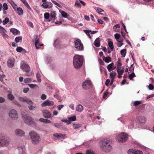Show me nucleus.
<instances>
[{"mask_svg": "<svg viewBox=\"0 0 154 154\" xmlns=\"http://www.w3.org/2000/svg\"><path fill=\"white\" fill-rule=\"evenodd\" d=\"M83 60V56L79 55H75L73 60L74 67L77 69L80 68L82 65Z\"/></svg>", "mask_w": 154, "mask_h": 154, "instance_id": "f257e3e1", "label": "nucleus"}, {"mask_svg": "<svg viewBox=\"0 0 154 154\" xmlns=\"http://www.w3.org/2000/svg\"><path fill=\"white\" fill-rule=\"evenodd\" d=\"M29 135L33 144H37L41 141L40 136L36 132L34 131H31L29 133Z\"/></svg>", "mask_w": 154, "mask_h": 154, "instance_id": "f03ea898", "label": "nucleus"}, {"mask_svg": "<svg viewBox=\"0 0 154 154\" xmlns=\"http://www.w3.org/2000/svg\"><path fill=\"white\" fill-rule=\"evenodd\" d=\"M109 142V140L107 138H104L101 141L102 144L100 145V147L105 152H108L111 149V146L108 144Z\"/></svg>", "mask_w": 154, "mask_h": 154, "instance_id": "7ed1b4c3", "label": "nucleus"}, {"mask_svg": "<svg viewBox=\"0 0 154 154\" xmlns=\"http://www.w3.org/2000/svg\"><path fill=\"white\" fill-rule=\"evenodd\" d=\"M128 138V134L124 132L116 135V140L119 143H122L126 141Z\"/></svg>", "mask_w": 154, "mask_h": 154, "instance_id": "20e7f679", "label": "nucleus"}, {"mask_svg": "<svg viewBox=\"0 0 154 154\" xmlns=\"http://www.w3.org/2000/svg\"><path fill=\"white\" fill-rule=\"evenodd\" d=\"M8 115L9 117L14 120H17L19 117V115L17 111L13 109H11L9 111Z\"/></svg>", "mask_w": 154, "mask_h": 154, "instance_id": "39448f33", "label": "nucleus"}, {"mask_svg": "<svg viewBox=\"0 0 154 154\" xmlns=\"http://www.w3.org/2000/svg\"><path fill=\"white\" fill-rule=\"evenodd\" d=\"M74 43L75 47L77 50L79 51L83 50V45L80 39H77L75 40L74 42Z\"/></svg>", "mask_w": 154, "mask_h": 154, "instance_id": "423d86ee", "label": "nucleus"}, {"mask_svg": "<svg viewBox=\"0 0 154 154\" xmlns=\"http://www.w3.org/2000/svg\"><path fill=\"white\" fill-rule=\"evenodd\" d=\"M9 140L4 137H0V147H7L9 144Z\"/></svg>", "mask_w": 154, "mask_h": 154, "instance_id": "0eeeda50", "label": "nucleus"}, {"mask_svg": "<svg viewBox=\"0 0 154 154\" xmlns=\"http://www.w3.org/2000/svg\"><path fill=\"white\" fill-rule=\"evenodd\" d=\"M22 116L25 122L27 125H30L33 122V119L31 116L24 114H23Z\"/></svg>", "mask_w": 154, "mask_h": 154, "instance_id": "6e6552de", "label": "nucleus"}, {"mask_svg": "<svg viewBox=\"0 0 154 154\" xmlns=\"http://www.w3.org/2000/svg\"><path fill=\"white\" fill-rule=\"evenodd\" d=\"M20 68L26 72H29L30 70V67L29 65L23 62L21 63Z\"/></svg>", "mask_w": 154, "mask_h": 154, "instance_id": "1a4fd4ad", "label": "nucleus"}, {"mask_svg": "<svg viewBox=\"0 0 154 154\" xmlns=\"http://www.w3.org/2000/svg\"><path fill=\"white\" fill-rule=\"evenodd\" d=\"M18 98L19 100L21 102H26L28 105L33 104V103L31 100L29 99L28 98L26 97H19Z\"/></svg>", "mask_w": 154, "mask_h": 154, "instance_id": "9d476101", "label": "nucleus"}, {"mask_svg": "<svg viewBox=\"0 0 154 154\" xmlns=\"http://www.w3.org/2000/svg\"><path fill=\"white\" fill-rule=\"evenodd\" d=\"M14 133L16 135L21 137L24 136L25 134V132L19 129H16Z\"/></svg>", "mask_w": 154, "mask_h": 154, "instance_id": "9b49d317", "label": "nucleus"}, {"mask_svg": "<svg viewBox=\"0 0 154 154\" xmlns=\"http://www.w3.org/2000/svg\"><path fill=\"white\" fill-rule=\"evenodd\" d=\"M92 85L90 80H88L84 82L82 84V87L84 89L86 90L88 87L91 86Z\"/></svg>", "mask_w": 154, "mask_h": 154, "instance_id": "f8f14e48", "label": "nucleus"}, {"mask_svg": "<svg viewBox=\"0 0 154 154\" xmlns=\"http://www.w3.org/2000/svg\"><path fill=\"white\" fill-rule=\"evenodd\" d=\"M54 104V103L53 101L47 100L42 103L41 104V106L42 107L45 106H52Z\"/></svg>", "mask_w": 154, "mask_h": 154, "instance_id": "ddd939ff", "label": "nucleus"}, {"mask_svg": "<svg viewBox=\"0 0 154 154\" xmlns=\"http://www.w3.org/2000/svg\"><path fill=\"white\" fill-rule=\"evenodd\" d=\"M53 135L58 139H64L67 138L65 134H63L60 133H56L54 134Z\"/></svg>", "mask_w": 154, "mask_h": 154, "instance_id": "4468645a", "label": "nucleus"}, {"mask_svg": "<svg viewBox=\"0 0 154 154\" xmlns=\"http://www.w3.org/2000/svg\"><path fill=\"white\" fill-rule=\"evenodd\" d=\"M14 58H11L9 59L7 61V65L10 68L12 67L14 64Z\"/></svg>", "mask_w": 154, "mask_h": 154, "instance_id": "2eb2a0df", "label": "nucleus"}, {"mask_svg": "<svg viewBox=\"0 0 154 154\" xmlns=\"http://www.w3.org/2000/svg\"><path fill=\"white\" fill-rule=\"evenodd\" d=\"M124 68L123 67H122L121 69H117V72L118 74V78L120 79L122 77L121 75L123 74L124 71Z\"/></svg>", "mask_w": 154, "mask_h": 154, "instance_id": "dca6fc26", "label": "nucleus"}, {"mask_svg": "<svg viewBox=\"0 0 154 154\" xmlns=\"http://www.w3.org/2000/svg\"><path fill=\"white\" fill-rule=\"evenodd\" d=\"M43 114L44 117L46 118H49L51 116V113L48 110H45L44 111Z\"/></svg>", "mask_w": 154, "mask_h": 154, "instance_id": "f3484780", "label": "nucleus"}, {"mask_svg": "<svg viewBox=\"0 0 154 154\" xmlns=\"http://www.w3.org/2000/svg\"><path fill=\"white\" fill-rule=\"evenodd\" d=\"M18 149L20 154H22L25 151V147L24 145H21L19 146Z\"/></svg>", "mask_w": 154, "mask_h": 154, "instance_id": "a211bd4d", "label": "nucleus"}, {"mask_svg": "<svg viewBox=\"0 0 154 154\" xmlns=\"http://www.w3.org/2000/svg\"><path fill=\"white\" fill-rule=\"evenodd\" d=\"M56 16V12L55 11H51L50 17L51 19V20H54L55 19V18Z\"/></svg>", "mask_w": 154, "mask_h": 154, "instance_id": "6ab92c4d", "label": "nucleus"}, {"mask_svg": "<svg viewBox=\"0 0 154 154\" xmlns=\"http://www.w3.org/2000/svg\"><path fill=\"white\" fill-rule=\"evenodd\" d=\"M50 14L48 13H46L44 14V18L45 19L47 20L48 21L50 22L51 20L50 17Z\"/></svg>", "mask_w": 154, "mask_h": 154, "instance_id": "aec40b11", "label": "nucleus"}, {"mask_svg": "<svg viewBox=\"0 0 154 154\" xmlns=\"http://www.w3.org/2000/svg\"><path fill=\"white\" fill-rule=\"evenodd\" d=\"M10 31L12 32V34L14 35L18 34L20 32V31L16 29L12 28L10 29Z\"/></svg>", "mask_w": 154, "mask_h": 154, "instance_id": "412c9836", "label": "nucleus"}, {"mask_svg": "<svg viewBox=\"0 0 154 154\" xmlns=\"http://www.w3.org/2000/svg\"><path fill=\"white\" fill-rule=\"evenodd\" d=\"M16 12L19 15H21L23 14V11L21 8H17L16 9Z\"/></svg>", "mask_w": 154, "mask_h": 154, "instance_id": "4be33fe9", "label": "nucleus"}, {"mask_svg": "<svg viewBox=\"0 0 154 154\" xmlns=\"http://www.w3.org/2000/svg\"><path fill=\"white\" fill-rule=\"evenodd\" d=\"M83 109V106L81 104L78 105L76 108V111L79 112H81Z\"/></svg>", "mask_w": 154, "mask_h": 154, "instance_id": "5701e85b", "label": "nucleus"}, {"mask_svg": "<svg viewBox=\"0 0 154 154\" xmlns=\"http://www.w3.org/2000/svg\"><path fill=\"white\" fill-rule=\"evenodd\" d=\"M60 11V12L61 15L64 18H67L69 16V14L64 11Z\"/></svg>", "mask_w": 154, "mask_h": 154, "instance_id": "b1692460", "label": "nucleus"}, {"mask_svg": "<svg viewBox=\"0 0 154 154\" xmlns=\"http://www.w3.org/2000/svg\"><path fill=\"white\" fill-rule=\"evenodd\" d=\"M117 69H121L122 67V63H121V59L119 58L118 61L117 62Z\"/></svg>", "mask_w": 154, "mask_h": 154, "instance_id": "393cba45", "label": "nucleus"}, {"mask_svg": "<svg viewBox=\"0 0 154 154\" xmlns=\"http://www.w3.org/2000/svg\"><path fill=\"white\" fill-rule=\"evenodd\" d=\"M103 60L106 63H109L111 61V59L110 57L109 56L107 57H103Z\"/></svg>", "mask_w": 154, "mask_h": 154, "instance_id": "a878e982", "label": "nucleus"}, {"mask_svg": "<svg viewBox=\"0 0 154 154\" xmlns=\"http://www.w3.org/2000/svg\"><path fill=\"white\" fill-rule=\"evenodd\" d=\"M94 45L96 47H99L100 45V41L99 38H97L94 42Z\"/></svg>", "mask_w": 154, "mask_h": 154, "instance_id": "bb28decb", "label": "nucleus"}, {"mask_svg": "<svg viewBox=\"0 0 154 154\" xmlns=\"http://www.w3.org/2000/svg\"><path fill=\"white\" fill-rule=\"evenodd\" d=\"M35 45L37 49L39 48V47L42 46L43 45V44H41L39 43L38 40L37 39L35 42Z\"/></svg>", "mask_w": 154, "mask_h": 154, "instance_id": "cd10ccee", "label": "nucleus"}, {"mask_svg": "<svg viewBox=\"0 0 154 154\" xmlns=\"http://www.w3.org/2000/svg\"><path fill=\"white\" fill-rule=\"evenodd\" d=\"M22 2L26 5V7L28 8L29 10H32L31 8L27 2L26 0H20Z\"/></svg>", "mask_w": 154, "mask_h": 154, "instance_id": "c85d7f7f", "label": "nucleus"}, {"mask_svg": "<svg viewBox=\"0 0 154 154\" xmlns=\"http://www.w3.org/2000/svg\"><path fill=\"white\" fill-rule=\"evenodd\" d=\"M116 75V73L112 71L110 73V76L111 79H114Z\"/></svg>", "mask_w": 154, "mask_h": 154, "instance_id": "c756f323", "label": "nucleus"}, {"mask_svg": "<svg viewBox=\"0 0 154 154\" xmlns=\"http://www.w3.org/2000/svg\"><path fill=\"white\" fill-rule=\"evenodd\" d=\"M42 6L45 9L50 8L52 7L51 6L49 7V5L46 2H44L42 5Z\"/></svg>", "mask_w": 154, "mask_h": 154, "instance_id": "7c9ffc66", "label": "nucleus"}, {"mask_svg": "<svg viewBox=\"0 0 154 154\" xmlns=\"http://www.w3.org/2000/svg\"><path fill=\"white\" fill-rule=\"evenodd\" d=\"M114 65V63H112L108 65L107 68L109 71H110L112 70V68Z\"/></svg>", "mask_w": 154, "mask_h": 154, "instance_id": "2f4dec72", "label": "nucleus"}, {"mask_svg": "<svg viewBox=\"0 0 154 154\" xmlns=\"http://www.w3.org/2000/svg\"><path fill=\"white\" fill-rule=\"evenodd\" d=\"M60 44V41L58 39H57L54 41V45L55 47H57Z\"/></svg>", "mask_w": 154, "mask_h": 154, "instance_id": "473e14b6", "label": "nucleus"}, {"mask_svg": "<svg viewBox=\"0 0 154 154\" xmlns=\"http://www.w3.org/2000/svg\"><path fill=\"white\" fill-rule=\"evenodd\" d=\"M126 49L122 50L120 51L121 54L123 57H125L126 55Z\"/></svg>", "mask_w": 154, "mask_h": 154, "instance_id": "72a5a7b5", "label": "nucleus"}, {"mask_svg": "<svg viewBox=\"0 0 154 154\" xmlns=\"http://www.w3.org/2000/svg\"><path fill=\"white\" fill-rule=\"evenodd\" d=\"M68 119L70 122V123L72 121H74L76 120V117L75 116L70 117L68 118Z\"/></svg>", "mask_w": 154, "mask_h": 154, "instance_id": "f704fd0d", "label": "nucleus"}, {"mask_svg": "<svg viewBox=\"0 0 154 154\" xmlns=\"http://www.w3.org/2000/svg\"><path fill=\"white\" fill-rule=\"evenodd\" d=\"M128 154H135V150L131 149H129L128 151Z\"/></svg>", "mask_w": 154, "mask_h": 154, "instance_id": "c9c22d12", "label": "nucleus"}, {"mask_svg": "<svg viewBox=\"0 0 154 154\" xmlns=\"http://www.w3.org/2000/svg\"><path fill=\"white\" fill-rule=\"evenodd\" d=\"M52 61L51 58V57H48L46 58L45 60V62L46 63L48 64L50 63H51Z\"/></svg>", "mask_w": 154, "mask_h": 154, "instance_id": "e433bc0d", "label": "nucleus"}, {"mask_svg": "<svg viewBox=\"0 0 154 154\" xmlns=\"http://www.w3.org/2000/svg\"><path fill=\"white\" fill-rule=\"evenodd\" d=\"M108 45L109 47L111 48V49L112 50L114 48V46L113 45V42L111 41H109Z\"/></svg>", "mask_w": 154, "mask_h": 154, "instance_id": "4c0bfd02", "label": "nucleus"}, {"mask_svg": "<svg viewBox=\"0 0 154 154\" xmlns=\"http://www.w3.org/2000/svg\"><path fill=\"white\" fill-rule=\"evenodd\" d=\"M3 9L4 10H7L8 8V6L6 3H3V6H2Z\"/></svg>", "mask_w": 154, "mask_h": 154, "instance_id": "58836bf2", "label": "nucleus"}, {"mask_svg": "<svg viewBox=\"0 0 154 154\" xmlns=\"http://www.w3.org/2000/svg\"><path fill=\"white\" fill-rule=\"evenodd\" d=\"M22 37L21 36L17 37L15 39V41L16 43H18L22 40Z\"/></svg>", "mask_w": 154, "mask_h": 154, "instance_id": "ea45409f", "label": "nucleus"}, {"mask_svg": "<svg viewBox=\"0 0 154 154\" xmlns=\"http://www.w3.org/2000/svg\"><path fill=\"white\" fill-rule=\"evenodd\" d=\"M8 97L11 100H14V95L11 94H8Z\"/></svg>", "mask_w": 154, "mask_h": 154, "instance_id": "a19ab883", "label": "nucleus"}, {"mask_svg": "<svg viewBox=\"0 0 154 154\" xmlns=\"http://www.w3.org/2000/svg\"><path fill=\"white\" fill-rule=\"evenodd\" d=\"M81 125L79 124H73V127L74 129H76L81 127Z\"/></svg>", "mask_w": 154, "mask_h": 154, "instance_id": "79ce46f5", "label": "nucleus"}, {"mask_svg": "<svg viewBox=\"0 0 154 154\" xmlns=\"http://www.w3.org/2000/svg\"><path fill=\"white\" fill-rule=\"evenodd\" d=\"M9 21V19L8 17H6L5 18V20L2 21V23L3 25H5Z\"/></svg>", "mask_w": 154, "mask_h": 154, "instance_id": "37998d69", "label": "nucleus"}, {"mask_svg": "<svg viewBox=\"0 0 154 154\" xmlns=\"http://www.w3.org/2000/svg\"><path fill=\"white\" fill-rule=\"evenodd\" d=\"M40 75L39 73L38 72L36 74V77L37 81L38 82H40L41 81V80L40 79Z\"/></svg>", "mask_w": 154, "mask_h": 154, "instance_id": "c03bdc74", "label": "nucleus"}, {"mask_svg": "<svg viewBox=\"0 0 154 154\" xmlns=\"http://www.w3.org/2000/svg\"><path fill=\"white\" fill-rule=\"evenodd\" d=\"M32 79L30 78L25 79L24 80V82L26 83H29L31 82Z\"/></svg>", "mask_w": 154, "mask_h": 154, "instance_id": "a18cd8bd", "label": "nucleus"}, {"mask_svg": "<svg viewBox=\"0 0 154 154\" xmlns=\"http://www.w3.org/2000/svg\"><path fill=\"white\" fill-rule=\"evenodd\" d=\"M135 74H134V72H133L129 75V77L131 80H133V79H132L133 78L135 77Z\"/></svg>", "mask_w": 154, "mask_h": 154, "instance_id": "49530a36", "label": "nucleus"}, {"mask_svg": "<svg viewBox=\"0 0 154 154\" xmlns=\"http://www.w3.org/2000/svg\"><path fill=\"white\" fill-rule=\"evenodd\" d=\"M114 36L116 40L118 41L120 37V35L118 33H116L114 35Z\"/></svg>", "mask_w": 154, "mask_h": 154, "instance_id": "de8ad7c7", "label": "nucleus"}, {"mask_svg": "<svg viewBox=\"0 0 154 154\" xmlns=\"http://www.w3.org/2000/svg\"><path fill=\"white\" fill-rule=\"evenodd\" d=\"M33 104L32 105H29V106H28L29 109L30 110H33L35 109V106L33 105Z\"/></svg>", "mask_w": 154, "mask_h": 154, "instance_id": "09e8293b", "label": "nucleus"}, {"mask_svg": "<svg viewBox=\"0 0 154 154\" xmlns=\"http://www.w3.org/2000/svg\"><path fill=\"white\" fill-rule=\"evenodd\" d=\"M51 1L55 5H57V6H58V7H59L60 8H62V6H61V5L59 4L56 1H55L51 0Z\"/></svg>", "mask_w": 154, "mask_h": 154, "instance_id": "8fccbe9b", "label": "nucleus"}, {"mask_svg": "<svg viewBox=\"0 0 154 154\" xmlns=\"http://www.w3.org/2000/svg\"><path fill=\"white\" fill-rule=\"evenodd\" d=\"M141 103V101H136L134 102V105L135 106H137L138 105L140 104Z\"/></svg>", "mask_w": 154, "mask_h": 154, "instance_id": "3c124183", "label": "nucleus"}, {"mask_svg": "<svg viewBox=\"0 0 154 154\" xmlns=\"http://www.w3.org/2000/svg\"><path fill=\"white\" fill-rule=\"evenodd\" d=\"M61 121L63 122H65L67 125H69L70 124V122L67 119H62Z\"/></svg>", "mask_w": 154, "mask_h": 154, "instance_id": "603ef678", "label": "nucleus"}, {"mask_svg": "<svg viewBox=\"0 0 154 154\" xmlns=\"http://www.w3.org/2000/svg\"><path fill=\"white\" fill-rule=\"evenodd\" d=\"M86 154H95L94 151L92 150H88L86 152Z\"/></svg>", "mask_w": 154, "mask_h": 154, "instance_id": "864d4df0", "label": "nucleus"}, {"mask_svg": "<svg viewBox=\"0 0 154 154\" xmlns=\"http://www.w3.org/2000/svg\"><path fill=\"white\" fill-rule=\"evenodd\" d=\"M117 41V46L118 47H121L123 45V43L121 42H120L119 40Z\"/></svg>", "mask_w": 154, "mask_h": 154, "instance_id": "5fc2aeb1", "label": "nucleus"}, {"mask_svg": "<svg viewBox=\"0 0 154 154\" xmlns=\"http://www.w3.org/2000/svg\"><path fill=\"white\" fill-rule=\"evenodd\" d=\"M135 154H143V152L140 150H135Z\"/></svg>", "mask_w": 154, "mask_h": 154, "instance_id": "6e6d98bb", "label": "nucleus"}, {"mask_svg": "<svg viewBox=\"0 0 154 154\" xmlns=\"http://www.w3.org/2000/svg\"><path fill=\"white\" fill-rule=\"evenodd\" d=\"M11 5L13 7L14 10L16 11V9L17 8V5L14 2Z\"/></svg>", "mask_w": 154, "mask_h": 154, "instance_id": "4d7b16f0", "label": "nucleus"}, {"mask_svg": "<svg viewBox=\"0 0 154 154\" xmlns=\"http://www.w3.org/2000/svg\"><path fill=\"white\" fill-rule=\"evenodd\" d=\"M28 86L32 88H33L37 86V85L30 84H28Z\"/></svg>", "mask_w": 154, "mask_h": 154, "instance_id": "13d9d810", "label": "nucleus"}, {"mask_svg": "<svg viewBox=\"0 0 154 154\" xmlns=\"http://www.w3.org/2000/svg\"><path fill=\"white\" fill-rule=\"evenodd\" d=\"M97 12L99 14L100 13V12H103L104 11L101 8H98L96 9Z\"/></svg>", "mask_w": 154, "mask_h": 154, "instance_id": "bf43d9fd", "label": "nucleus"}, {"mask_svg": "<svg viewBox=\"0 0 154 154\" xmlns=\"http://www.w3.org/2000/svg\"><path fill=\"white\" fill-rule=\"evenodd\" d=\"M23 50V48L21 47H18L16 49L17 51L19 52H21Z\"/></svg>", "mask_w": 154, "mask_h": 154, "instance_id": "052dcab7", "label": "nucleus"}, {"mask_svg": "<svg viewBox=\"0 0 154 154\" xmlns=\"http://www.w3.org/2000/svg\"><path fill=\"white\" fill-rule=\"evenodd\" d=\"M146 87H148L150 90H152L153 89V86L152 84H149V86H147Z\"/></svg>", "mask_w": 154, "mask_h": 154, "instance_id": "680f3d73", "label": "nucleus"}, {"mask_svg": "<svg viewBox=\"0 0 154 154\" xmlns=\"http://www.w3.org/2000/svg\"><path fill=\"white\" fill-rule=\"evenodd\" d=\"M69 107H70L72 110H74V105L73 103H71L69 105Z\"/></svg>", "mask_w": 154, "mask_h": 154, "instance_id": "e2e57ef3", "label": "nucleus"}, {"mask_svg": "<svg viewBox=\"0 0 154 154\" xmlns=\"http://www.w3.org/2000/svg\"><path fill=\"white\" fill-rule=\"evenodd\" d=\"M5 77V75L4 74L1 75L0 74V81L1 82L3 81V78Z\"/></svg>", "mask_w": 154, "mask_h": 154, "instance_id": "0e129e2a", "label": "nucleus"}, {"mask_svg": "<svg viewBox=\"0 0 154 154\" xmlns=\"http://www.w3.org/2000/svg\"><path fill=\"white\" fill-rule=\"evenodd\" d=\"M64 107V105H58L57 106V107L58 108V109L59 110H60L62 108Z\"/></svg>", "mask_w": 154, "mask_h": 154, "instance_id": "69168bd1", "label": "nucleus"}, {"mask_svg": "<svg viewBox=\"0 0 154 154\" xmlns=\"http://www.w3.org/2000/svg\"><path fill=\"white\" fill-rule=\"evenodd\" d=\"M5 101V99L2 97H0V103H2L4 102Z\"/></svg>", "mask_w": 154, "mask_h": 154, "instance_id": "338daca9", "label": "nucleus"}, {"mask_svg": "<svg viewBox=\"0 0 154 154\" xmlns=\"http://www.w3.org/2000/svg\"><path fill=\"white\" fill-rule=\"evenodd\" d=\"M6 32V30L5 29H4L2 30H1L0 32L2 35H3L4 34H5V32Z\"/></svg>", "mask_w": 154, "mask_h": 154, "instance_id": "774afa93", "label": "nucleus"}]
</instances>
